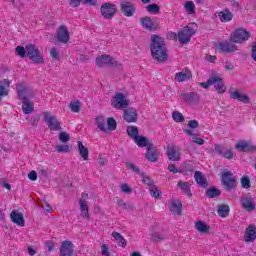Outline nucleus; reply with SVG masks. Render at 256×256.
I'll use <instances>...</instances> for the list:
<instances>
[{
	"mask_svg": "<svg viewBox=\"0 0 256 256\" xmlns=\"http://www.w3.org/2000/svg\"><path fill=\"white\" fill-rule=\"evenodd\" d=\"M105 123H106V120L103 116L96 117V125L100 131L106 132L107 128Z\"/></svg>",
	"mask_w": 256,
	"mask_h": 256,
	"instance_id": "nucleus-47",
	"label": "nucleus"
},
{
	"mask_svg": "<svg viewBox=\"0 0 256 256\" xmlns=\"http://www.w3.org/2000/svg\"><path fill=\"white\" fill-rule=\"evenodd\" d=\"M240 204L247 212H253L255 210V202L252 197H245L240 199Z\"/></svg>",
	"mask_w": 256,
	"mask_h": 256,
	"instance_id": "nucleus-27",
	"label": "nucleus"
},
{
	"mask_svg": "<svg viewBox=\"0 0 256 256\" xmlns=\"http://www.w3.org/2000/svg\"><path fill=\"white\" fill-rule=\"evenodd\" d=\"M112 236L114 240L118 243V245H120L122 248L126 247V239L121 235V233L114 231L112 233Z\"/></svg>",
	"mask_w": 256,
	"mask_h": 256,
	"instance_id": "nucleus-41",
	"label": "nucleus"
},
{
	"mask_svg": "<svg viewBox=\"0 0 256 256\" xmlns=\"http://www.w3.org/2000/svg\"><path fill=\"white\" fill-rule=\"evenodd\" d=\"M126 133H127L128 137L132 140L136 139V137L139 136V130L134 125L128 126L126 129Z\"/></svg>",
	"mask_w": 256,
	"mask_h": 256,
	"instance_id": "nucleus-39",
	"label": "nucleus"
},
{
	"mask_svg": "<svg viewBox=\"0 0 256 256\" xmlns=\"http://www.w3.org/2000/svg\"><path fill=\"white\" fill-rule=\"evenodd\" d=\"M217 215L220 216L221 218H227L230 215L229 205H226V204L218 205Z\"/></svg>",
	"mask_w": 256,
	"mask_h": 256,
	"instance_id": "nucleus-36",
	"label": "nucleus"
},
{
	"mask_svg": "<svg viewBox=\"0 0 256 256\" xmlns=\"http://www.w3.org/2000/svg\"><path fill=\"white\" fill-rule=\"evenodd\" d=\"M216 78H217V80L213 84L214 88L218 94L222 95L227 91V86L225 85V83L220 75L216 74Z\"/></svg>",
	"mask_w": 256,
	"mask_h": 256,
	"instance_id": "nucleus-30",
	"label": "nucleus"
},
{
	"mask_svg": "<svg viewBox=\"0 0 256 256\" xmlns=\"http://www.w3.org/2000/svg\"><path fill=\"white\" fill-rule=\"evenodd\" d=\"M195 172V164L192 161L184 162L180 168V174L192 175Z\"/></svg>",
	"mask_w": 256,
	"mask_h": 256,
	"instance_id": "nucleus-29",
	"label": "nucleus"
},
{
	"mask_svg": "<svg viewBox=\"0 0 256 256\" xmlns=\"http://www.w3.org/2000/svg\"><path fill=\"white\" fill-rule=\"evenodd\" d=\"M129 105V101L126 100L124 94L121 92L116 93L111 102V106L117 110H124L129 107Z\"/></svg>",
	"mask_w": 256,
	"mask_h": 256,
	"instance_id": "nucleus-9",
	"label": "nucleus"
},
{
	"mask_svg": "<svg viewBox=\"0 0 256 256\" xmlns=\"http://www.w3.org/2000/svg\"><path fill=\"white\" fill-rule=\"evenodd\" d=\"M216 16L221 23H229L233 20L234 14L228 8H225L222 11L216 12Z\"/></svg>",
	"mask_w": 256,
	"mask_h": 256,
	"instance_id": "nucleus-22",
	"label": "nucleus"
},
{
	"mask_svg": "<svg viewBox=\"0 0 256 256\" xmlns=\"http://www.w3.org/2000/svg\"><path fill=\"white\" fill-rule=\"evenodd\" d=\"M197 27V23H191L180 30L177 36L179 43L182 45L188 44L191 40V37L196 34Z\"/></svg>",
	"mask_w": 256,
	"mask_h": 256,
	"instance_id": "nucleus-2",
	"label": "nucleus"
},
{
	"mask_svg": "<svg viewBox=\"0 0 256 256\" xmlns=\"http://www.w3.org/2000/svg\"><path fill=\"white\" fill-rule=\"evenodd\" d=\"M167 156L170 161L178 162L181 158L180 150L176 146L167 147Z\"/></svg>",
	"mask_w": 256,
	"mask_h": 256,
	"instance_id": "nucleus-25",
	"label": "nucleus"
},
{
	"mask_svg": "<svg viewBox=\"0 0 256 256\" xmlns=\"http://www.w3.org/2000/svg\"><path fill=\"white\" fill-rule=\"evenodd\" d=\"M150 239H151L152 242L159 243V242L165 240V236H164L163 234L153 233V234L150 236Z\"/></svg>",
	"mask_w": 256,
	"mask_h": 256,
	"instance_id": "nucleus-53",
	"label": "nucleus"
},
{
	"mask_svg": "<svg viewBox=\"0 0 256 256\" xmlns=\"http://www.w3.org/2000/svg\"><path fill=\"white\" fill-rule=\"evenodd\" d=\"M172 119L175 123H184L185 122V117H184L183 113H181L180 111H173Z\"/></svg>",
	"mask_w": 256,
	"mask_h": 256,
	"instance_id": "nucleus-46",
	"label": "nucleus"
},
{
	"mask_svg": "<svg viewBox=\"0 0 256 256\" xmlns=\"http://www.w3.org/2000/svg\"><path fill=\"white\" fill-rule=\"evenodd\" d=\"M26 55L34 64H44V58L34 44L26 45Z\"/></svg>",
	"mask_w": 256,
	"mask_h": 256,
	"instance_id": "nucleus-5",
	"label": "nucleus"
},
{
	"mask_svg": "<svg viewBox=\"0 0 256 256\" xmlns=\"http://www.w3.org/2000/svg\"><path fill=\"white\" fill-rule=\"evenodd\" d=\"M184 9L188 15L196 14V6L195 3L192 1H188L184 3Z\"/></svg>",
	"mask_w": 256,
	"mask_h": 256,
	"instance_id": "nucleus-42",
	"label": "nucleus"
},
{
	"mask_svg": "<svg viewBox=\"0 0 256 256\" xmlns=\"http://www.w3.org/2000/svg\"><path fill=\"white\" fill-rule=\"evenodd\" d=\"M145 156L147 160L150 161L151 163H156L158 161L159 152L155 148L154 144H150L148 146Z\"/></svg>",
	"mask_w": 256,
	"mask_h": 256,
	"instance_id": "nucleus-23",
	"label": "nucleus"
},
{
	"mask_svg": "<svg viewBox=\"0 0 256 256\" xmlns=\"http://www.w3.org/2000/svg\"><path fill=\"white\" fill-rule=\"evenodd\" d=\"M149 192H150V195L156 199H158L161 195V191L160 189L155 185V186H152L150 189H149Z\"/></svg>",
	"mask_w": 256,
	"mask_h": 256,
	"instance_id": "nucleus-54",
	"label": "nucleus"
},
{
	"mask_svg": "<svg viewBox=\"0 0 256 256\" xmlns=\"http://www.w3.org/2000/svg\"><path fill=\"white\" fill-rule=\"evenodd\" d=\"M194 227L201 234H208L210 231V227L202 220L196 221Z\"/></svg>",
	"mask_w": 256,
	"mask_h": 256,
	"instance_id": "nucleus-33",
	"label": "nucleus"
},
{
	"mask_svg": "<svg viewBox=\"0 0 256 256\" xmlns=\"http://www.w3.org/2000/svg\"><path fill=\"white\" fill-rule=\"evenodd\" d=\"M140 25L149 31L157 30L159 27L158 22L149 16L140 18Z\"/></svg>",
	"mask_w": 256,
	"mask_h": 256,
	"instance_id": "nucleus-17",
	"label": "nucleus"
},
{
	"mask_svg": "<svg viewBox=\"0 0 256 256\" xmlns=\"http://www.w3.org/2000/svg\"><path fill=\"white\" fill-rule=\"evenodd\" d=\"M22 101V112L23 114L29 115L34 112V104L31 103L28 98L21 99Z\"/></svg>",
	"mask_w": 256,
	"mask_h": 256,
	"instance_id": "nucleus-34",
	"label": "nucleus"
},
{
	"mask_svg": "<svg viewBox=\"0 0 256 256\" xmlns=\"http://www.w3.org/2000/svg\"><path fill=\"white\" fill-rule=\"evenodd\" d=\"M188 127L191 128V129H196L199 127V122L198 120H190L188 122Z\"/></svg>",
	"mask_w": 256,
	"mask_h": 256,
	"instance_id": "nucleus-62",
	"label": "nucleus"
},
{
	"mask_svg": "<svg viewBox=\"0 0 256 256\" xmlns=\"http://www.w3.org/2000/svg\"><path fill=\"white\" fill-rule=\"evenodd\" d=\"M16 91L18 98L21 100L29 99L34 97V92L28 86L25 81H20L16 84Z\"/></svg>",
	"mask_w": 256,
	"mask_h": 256,
	"instance_id": "nucleus-6",
	"label": "nucleus"
},
{
	"mask_svg": "<svg viewBox=\"0 0 256 256\" xmlns=\"http://www.w3.org/2000/svg\"><path fill=\"white\" fill-rule=\"evenodd\" d=\"M244 240L246 243H254L256 240V227L250 224L244 233Z\"/></svg>",
	"mask_w": 256,
	"mask_h": 256,
	"instance_id": "nucleus-21",
	"label": "nucleus"
},
{
	"mask_svg": "<svg viewBox=\"0 0 256 256\" xmlns=\"http://www.w3.org/2000/svg\"><path fill=\"white\" fill-rule=\"evenodd\" d=\"M10 218H11V222L14 225L20 226V227H24L25 226V219H24V215L21 212H18L16 210H13L10 213Z\"/></svg>",
	"mask_w": 256,
	"mask_h": 256,
	"instance_id": "nucleus-24",
	"label": "nucleus"
},
{
	"mask_svg": "<svg viewBox=\"0 0 256 256\" xmlns=\"http://www.w3.org/2000/svg\"><path fill=\"white\" fill-rule=\"evenodd\" d=\"M146 10H147V12H149L150 14L157 15V14H159V12H160V7L158 6V4L153 3V4H149V5L146 7Z\"/></svg>",
	"mask_w": 256,
	"mask_h": 256,
	"instance_id": "nucleus-49",
	"label": "nucleus"
},
{
	"mask_svg": "<svg viewBox=\"0 0 256 256\" xmlns=\"http://www.w3.org/2000/svg\"><path fill=\"white\" fill-rule=\"evenodd\" d=\"M70 140V135L67 132H61L59 135V141L61 143H67Z\"/></svg>",
	"mask_w": 256,
	"mask_h": 256,
	"instance_id": "nucleus-59",
	"label": "nucleus"
},
{
	"mask_svg": "<svg viewBox=\"0 0 256 256\" xmlns=\"http://www.w3.org/2000/svg\"><path fill=\"white\" fill-rule=\"evenodd\" d=\"M190 79H192V73L187 67L174 74V81L177 83H183L189 81Z\"/></svg>",
	"mask_w": 256,
	"mask_h": 256,
	"instance_id": "nucleus-15",
	"label": "nucleus"
},
{
	"mask_svg": "<svg viewBox=\"0 0 256 256\" xmlns=\"http://www.w3.org/2000/svg\"><path fill=\"white\" fill-rule=\"evenodd\" d=\"M122 118L126 123H136L138 121V112L134 107L126 108L122 112Z\"/></svg>",
	"mask_w": 256,
	"mask_h": 256,
	"instance_id": "nucleus-14",
	"label": "nucleus"
},
{
	"mask_svg": "<svg viewBox=\"0 0 256 256\" xmlns=\"http://www.w3.org/2000/svg\"><path fill=\"white\" fill-rule=\"evenodd\" d=\"M251 37L250 32L245 30L244 28H238L232 34H230V42L236 44H244Z\"/></svg>",
	"mask_w": 256,
	"mask_h": 256,
	"instance_id": "nucleus-4",
	"label": "nucleus"
},
{
	"mask_svg": "<svg viewBox=\"0 0 256 256\" xmlns=\"http://www.w3.org/2000/svg\"><path fill=\"white\" fill-rule=\"evenodd\" d=\"M221 182L227 192H232L237 189V178L231 171L224 170L221 176Z\"/></svg>",
	"mask_w": 256,
	"mask_h": 256,
	"instance_id": "nucleus-3",
	"label": "nucleus"
},
{
	"mask_svg": "<svg viewBox=\"0 0 256 256\" xmlns=\"http://www.w3.org/2000/svg\"><path fill=\"white\" fill-rule=\"evenodd\" d=\"M9 87H11V80L4 79L0 81V102L2 101V98L8 97Z\"/></svg>",
	"mask_w": 256,
	"mask_h": 256,
	"instance_id": "nucleus-28",
	"label": "nucleus"
},
{
	"mask_svg": "<svg viewBox=\"0 0 256 256\" xmlns=\"http://www.w3.org/2000/svg\"><path fill=\"white\" fill-rule=\"evenodd\" d=\"M216 81H218L217 74H212L206 82L200 83V87L207 89L208 87L212 86Z\"/></svg>",
	"mask_w": 256,
	"mask_h": 256,
	"instance_id": "nucleus-43",
	"label": "nucleus"
},
{
	"mask_svg": "<svg viewBox=\"0 0 256 256\" xmlns=\"http://www.w3.org/2000/svg\"><path fill=\"white\" fill-rule=\"evenodd\" d=\"M121 67L122 64L117 62L111 55H101L96 58V67Z\"/></svg>",
	"mask_w": 256,
	"mask_h": 256,
	"instance_id": "nucleus-8",
	"label": "nucleus"
},
{
	"mask_svg": "<svg viewBox=\"0 0 256 256\" xmlns=\"http://www.w3.org/2000/svg\"><path fill=\"white\" fill-rule=\"evenodd\" d=\"M15 53L18 57L25 58V56L27 55L26 47L17 46L15 49Z\"/></svg>",
	"mask_w": 256,
	"mask_h": 256,
	"instance_id": "nucleus-52",
	"label": "nucleus"
},
{
	"mask_svg": "<svg viewBox=\"0 0 256 256\" xmlns=\"http://www.w3.org/2000/svg\"><path fill=\"white\" fill-rule=\"evenodd\" d=\"M235 149L239 152L250 153L256 151V145L251 140H239L235 144Z\"/></svg>",
	"mask_w": 256,
	"mask_h": 256,
	"instance_id": "nucleus-11",
	"label": "nucleus"
},
{
	"mask_svg": "<svg viewBox=\"0 0 256 256\" xmlns=\"http://www.w3.org/2000/svg\"><path fill=\"white\" fill-rule=\"evenodd\" d=\"M184 133L191 136L193 143H195L196 145H205V140H203L202 138H198L196 134H193L192 130L185 129Z\"/></svg>",
	"mask_w": 256,
	"mask_h": 256,
	"instance_id": "nucleus-40",
	"label": "nucleus"
},
{
	"mask_svg": "<svg viewBox=\"0 0 256 256\" xmlns=\"http://www.w3.org/2000/svg\"><path fill=\"white\" fill-rule=\"evenodd\" d=\"M126 167L130 169L132 172H135L136 174H139V168L136 167L133 163L127 162Z\"/></svg>",
	"mask_w": 256,
	"mask_h": 256,
	"instance_id": "nucleus-61",
	"label": "nucleus"
},
{
	"mask_svg": "<svg viewBox=\"0 0 256 256\" xmlns=\"http://www.w3.org/2000/svg\"><path fill=\"white\" fill-rule=\"evenodd\" d=\"M169 210L172 215H181L183 204L180 202V200H173L169 206Z\"/></svg>",
	"mask_w": 256,
	"mask_h": 256,
	"instance_id": "nucleus-31",
	"label": "nucleus"
},
{
	"mask_svg": "<svg viewBox=\"0 0 256 256\" xmlns=\"http://www.w3.org/2000/svg\"><path fill=\"white\" fill-rule=\"evenodd\" d=\"M43 118L44 122L46 123V125H48L51 131H61V122L57 119L56 116L51 115L49 111H44Z\"/></svg>",
	"mask_w": 256,
	"mask_h": 256,
	"instance_id": "nucleus-7",
	"label": "nucleus"
},
{
	"mask_svg": "<svg viewBox=\"0 0 256 256\" xmlns=\"http://www.w3.org/2000/svg\"><path fill=\"white\" fill-rule=\"evenodd\" d=\"M81 196L82 198H80V200L78 201V204L80 205L81 215H82V218L89 220L90 215H89V206L87 202V199L89 198V194L82 193Z\"/></svg>",
	"mask_w": 256,
	"mask_h": 256,
	"instance_id": "nucleus-13",
	"label": "nucleus"
},
{
	"mask_svg": "<svg viewBox=\"0 0 256 256\" xmlns=\"http://www.w3.org/2000/svg\"><path fill=\"white\" fill-rule=\"evenodd\" d=\"M55 151L58 153H68L71 151V147L67 144L65 145H56Z\"/></svg>",
	"mask_w": 256,
	"mask_h": 256,
	"instance_id": "nucleus-50",
	"label": "nucleus"
},
{
	"mask_svg": "<svg viewBox=\"0 0 256 256\" xmlns=\"http://www.w3.org/2000/svg\"><path fill=\"white\" fill-rule=\"evenodd\" d=\"M218 50L223 54H230L238 51V46L234 42H221L218 44Z\"/></svg>",
	"mask_w": 256,
	"mask_h": 256,
	"instance_id": "nucleus-19",
	"label": "nucleus"
},
{
	"mask_svg": "<svg viewBox=\"0 0 256 256\" xmlns=\"http://www.w3.org/2000/svg\"><path fill=\"white\" fill-rule=\"evenodd\" d=\"M75 252V246L70 240H64L60 247V256H72Z\"/></svg>",
	"mask_w": 256,
	"mask_h": 256,
	"instance_id": "nucleus-16",
	"label": "nucleus"
},
{
	"mask_svg": "<svg viewBox=\"0 0 256 256\" xmlns=\"http://www.w3.org/2000/svg\"><path fill=\"white\" fill-rule=\"evenodd\" d=\"M178 187L183 191V193L186 195V197L191 198V189L189 182L179 181Z\"/></svg>",
	"mask_w": 256,
	"mask_h": 256,
	"instance_id": "nucleus-38",
	"label": "nucleus"
},
{
	"mask_svg": "<svg viewBox=\"0 0 256 256\" xmlns=\"http://www.w3.org/2000/svg\"><path fill=\"white\" fill-rule=\"evenodd\" d=\"M120 12L124 14L125 17H133L136 13L135 4L130 1H121Z\"/></svg>",
	"mask_w": 256,
	"mask_h": 256,
	"instance_id": "nucleus-12",
	"label": "nucleus"
},
{
	"mask_svg": "<svg viewBox=\"0 0 256 256\" xmlns=\"http://www.w3.org/2000/svg\"><path fill=\"white\" fill-rule=\"evenodd\" d=\"M142 183H144L145 185H148L150 188L155 186L154 180L146 175H142Z\"/></svg>",
	"mask_w": 256,
	"mask_h": 256,
	"instance_id": "nucleus-56",
	"label": "nucleus"
},
{
	"mask_svg": "<svg viewBox=\"0 0 256 256\" xmlns=\"http://www.w3.org/2000/svg\"><path fill=\"white\" fill-rule=\"evenodd\" d=\"M168 170L172 173V174H180V170L178 168H176L175 164H169L168 166Z\"/></svg>",
	"mask_w": 256,
	"mask_h": 256,
	"instance_id": "nucleus-63",
	"label": "nucleus"
},
{
	"mask_svg": "<svg viewBox=\"0 0 256 256\" xmlns=\"http://www.w3.org/2000/svg\"><path fill=\"white\" fill-rule=\"evenodd\" d=\"M132 141H134L135 144L140 148L147 147L148 149L149 145H154L153 142L149 141L145 136L142 135H138Z\"/></svg>",
	"mask_w": 256,
	"mask_h": 256,
	"instance_id": "nucleus-32",
	"label": "nucleus"
},
{
	"mask_svg": "<svg viewBox=\"0 0 256 256\" xmlns=\"http://www.w3.org/2000/svg\"><path fill=\"white\" fill-rule=\"evenodd\" d=\"M50 56L54 59V60H58L59 59V50L56 47H53L50 51Z\"/></svg>",
	"mask_w": 256,
	"mask_h": 256,
	"instance_id": "nucleus-60",
	"label": "nucleus"
},
{
	"mask_svg": "<svg viewBox=\"0 0 256 256\" xmlns=\"http://www.w3.org/2000/svg\"><path fill=\"white\" fill-rule=\"evenodd\" d=\"M120 190L122 193H124L125 195H131L133 190L132 188L129 186V184L126 183H122L120 186Z\"/></svg>",
	"mask_w": 256,
	"mask_h": 256,
	"instance_id": "nucleus-55",
	"label": "nucleus"
},
{
	"mask_svg": "<svg viewBox=\"0 0 256 256\" xmlns=\"http://www.w3.org/2000/svg\"><path fill=\"white\" fill-rule=\"evenodd\" d=\"M184 104H195L200 101V96L197 92H188L181 95Z\"/></svg>",
	"mask_w": 256,
	"mask_h": 256,
	"instance_id": "nucleus-20",
	"label": "nucleus"
},
{
	"mask_svg": "<svg viewBox=\"0 0 256 256\" xmlns=\"http://www.w3.org/2000/svg\"><path fill=\"white\" fill-rule=\"evenodd\" d=\"M151 57L157 63H165L168 60V50L165 39L159 35H151Z\"/></svg>",
	"mask_w": 256,
	"mask_h": 256,
	"instance_id": "nucleus-1",
	"label": "nucleus"
},
{
	"mask_svg": "<svg viewBox=\"0 0 256 256\" xmlns=\"http://www.w3.org/2000/svg\"><path fill=\"white\" fill-rule=\"evenodd\" d=\"M116 204L127 211H132L134 209L133 205L125 203V201L122 198L116 199Z\"/></svg>",
	"mask_w": 256,
	"mask_h": 256,
	"instance_id": "nucleus-48",
	"label": "nucleus"
},
{
	"mask_svg": "<svg viewBox=\"0 0 256 256\" xmlns=\"http://www.w3.org/2000/svg\"><path fill=\"white\" fill-rule=\"evenodd\" d=\"M117 12L116 5L110 2H106L100 7V14L105 19H112Z\"/></svg>",
	"mask_w": 256,
	"mask_h": 256,
	"instance_id": "nucleus-10",
	"label": "nucleus"
},
{
	"mask_svg": "<svg viewBox=\"0 0 256 256\" xmlns=\"http://www.w3.org/2000/svg\"><path fill=\"white\" fill-rule=\"evenodd\" d=\"M220 195H221V191H220L218 188L212 187V188H208V189L206 190V196H207V197H210L211 199L217 198V197H219Z\"/></svg>",
	"mask_w": 256,
	"mask_h": 256,
	"instance_id": "nucleus-45",
	"label": "nucleus"
},
{
	"mask_svg": "<svg viewBox=\"0 0 256 256\" xmlns=\"http://www.w3.org/2000/svg\"><path fill=\"white\" fill-rule=\"evenodd\" d=\"M77 146H78V152L80 153L83 160L88 161L89 160V150H88V148L85 147L82 144V141H77Z\"/></svg>",
	"mask_w": 256,
	"mask_h": 256,
	"instance_id": "nucleus-37",
	"label": "nucleus"
},
{
	"mask_svg": "<svg viewBox=\"0 0 256 256\" xmlns=\"http://www.w3.org/2000/svg\"><path fill=\"white\" fill-rule=\"evenodd\" d=\"M68 108H70L73 113H79L81 110V102L79 100H73L68 104Z\"/></svg>",
	"mask_w": 256,
	"mask_h": 256,
	"instance_id": "nucleus-44",
	"label": "nucleus"
},
{
	"mask_svg": "<svg viewBox=\"0 0 256 256\" xmlns=\"http://www.w3.org/2000/svg\"><path fill=\"white\" fill-rule=\"evenodd\" d=\"M56 38L58 39L59 42L63 44H67L69 42L70 35L65 25H61L58 31H56Z\"/></svg>",
	"mask_w": 256,
	"mask_h": 256,
	"instance_id": "nucleus-18",
	"label": "nucleus"
},
{
	"mask_svg": "<svg viewBox=\"0 0 256 256\" xmlns=\"http://www.w3.org/2000/svg\"><path fill=\"white\" fill-rule=\"evenodd\" d=\"M194 179H195V182L200 184L202 188H207L208 186L207 178L203 176L201 171H195Z\"/></svg>",
	"mask_w": 256,
	"mask_h": 256,
	"instance_id": "nucleus-35",
	"label": "nucleus"
},
{
	"mask_svg": "<svg viewBox=\"0 0 256 256\" xmlns=\"http://www.w3.org/2000/svg\"><path fill=\"white\" fill-rule=\"evenodd\" d=\"M225 159L228 160H232L234 157V153L232 149H227L225 151H223V153L221 154Z\"/></svg>",
	"mask_w": 256,
	"mask_h": 256,
	"instance_id": "nucleus-58",
	"label": "nucleus"
},
{
	"mask_svg": "<svg viewBox=\"0 0 256 256\" xmlns=\"http://www.w3.org/2000/svg\"><path fill=\"white\" fill-rule=\"evenodd\" d=\"M251 58L256 62V43L251 46Z\"/></svg>",
	"mask_w": 256,
	"mask_h": 256,
	"instance_id": "nucleus-64",
	"label": "nucleus"
},
{
	"mask_svg": "<svg viewBox=\"0 0 256 256\" xmlns=\"http://www.w3.org/2000/svg\"><path fill=\"white\" fill-rule=\"evenodd\" d=\"M116 121L114 120V118H108L107 119V129L110 131H114L116 129Z\"/></svg>",
	"mask_w": 256,
	"mask_h": 256,
	"instance_id": "nucleus-57",
	"label": "nucleus"
},
{
	"mask_svg": "<svg viewBox=\"0 0 256 256\" xmlns=\"http://www.w3.org/2000/svg\"><path fill=\"white\" fill-rule=\"evenodd\" d=\"M229 97L245 104H250L251 102L250 97L246 94L241 93L239 90H234L230 92Z\"/></svg>",
	"mask_w": 256,
	"mask_h": 256,
	"instance_id": "nucleus-26",
	"label": "nucleus"
},
{
	"mask_svg": "<svg viewBox=\"0 0 256 256\" xmlns=\"http://www.w3.org/2000/svg\"><path fill=\"white\" fill-rule=\"evenodd\" d=\"M240 184L242 185V187L244 189H249L251 188V180L249 177L247 176H243L242 178H240Z\"/></svg>",
	"mask_w": 256,
	"mask_h": 256,
	"instance_id": "nucleus-51",
	"label": "nucleus"
}]
</instances>
